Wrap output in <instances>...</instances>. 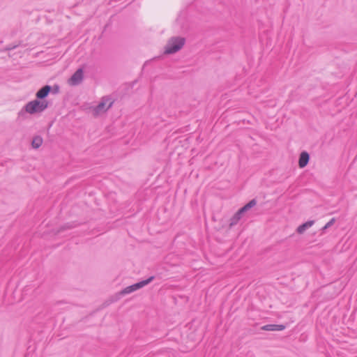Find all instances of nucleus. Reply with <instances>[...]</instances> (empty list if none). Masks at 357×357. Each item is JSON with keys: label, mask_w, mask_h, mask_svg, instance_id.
Returning a JSON list of instances; mask_svg holds the SVG:
<instances>
[{"label": "nucleus", "mask_w": 357, "mask_h": 357, "mask_svg": "<svg viewBox=\"0 0 357 357\" xmlns=\"http://www.w3.org/2000/svg\"><path fill=\"white\" fill-rule=\"evenodd\" d=\"M335 222V219L334 218H333L329 222H328L324 227H322L321 230L324 231H325L326 229L329 228L330 227H331Z\"/></svg>", "instance_id": "13"}, {"label": "nucleus", "mask_w": 357, "mask_h": 357, "mask_svg": "<svg viewBox=\"0 0 357 357\" xmlns=\"http://www.w3.org/2000/svg\"><path fill=\"white\" fill-rule=\"evenodd\" d=\"M310 160V155L306 151H303L301 153L299 160H298V165L301 168L305 167Z\"/></svg>", "instance_id": "8"}, {"label": "nucleus", "mask_w": 357, "mask_h": 357, "mask_svg": "<svg viewBox=\"0 0 357 357\" xmlns=\"http://www.w3.org/2000/svg\"><path fill=\"white\" fill-rule=\"evenodd\" d=\"M285 328V326L283 324H267L263 326L261 329L267 331H280Z\"/></svg>", "instance_id": "7"}, {"label": "nucleus", "mask_w": 357, "mask_h": 357, "mask_svg": "<svg viewBox=\"0 0 357 357\" xmlns=\"http://www.w3.org/2000/svg\"><path fill=\"white\" fill-rule=\"evenodd\" d=\"M314 220H308L306 222L298 226V228L296 229V231L298 234H303L306 229L311 227L314 225Z\"/></svg>", "instance_id": "9"}, {"label": "nucleus", "mask_w": 357, "mask_h": 357, "mask_svg": "<svg viewBox=\"0 0 357 357\" xmlns=\"http://www.w3.org/2000/svg\"><path fill=\"white\" fill-rule=\"evenodd\" d=\"M84 72L82 68H78L68 80V84L71 86L79 85L83 80Z\"/></svg>", "instance_id": "5"}, {"label": "nucleus", "mask_w": 357, "mask_h": 357, "mask_svg": "<svg viewBox=\"0 0 357 357\" xmlns=\"http://www.w3.org/2000/svg\"><path fill=\"white\" fill-rule=\"evenodd\" d=\"M242 218V214L238 211L230 219L229 227L236 225Z\"/></svg>", "instance_id": "12"}, {"label": "nucleus", "mask_w": 357, "mask_h": 357, "mask_svg": "<svg viewBox=\"0 0 357 357\" xmlns=\"http://www.w3.org/2000/svg\"><path fill=\"white\" fill-rule=\"evenodd\" d=\"M154 279L153 276H151L146 280H142L141 282H137L134 284L130 285L126 288H124L123 290L121 291L120 294L121 295H126L130 294L140 288H142L143 287L146 286V284H149Z\"/></svg>", "instance_id": "3"}, {"label": "nucleus", "mask_w": 357, "mask_h": 357, "mask_svg": "<svg viewBox=\"0 0 357 357\" xmlns=\"http://www.w3.org/2000/svg\"><path fill=\"white\" fill-rule=\"evenodd\" d=\"M43 142V138L40 136H39V135L35 136L33 138V140L31 142V146L33 149H37L41 146Z\"/></svg>", "instance_id": "11"}, {"label": "nucleus", "mask_w": 357, "mask_h": 357, "mask_svg": "<svg viewBox=\"0 0 357 357\" xmlns=\"http://www.w3.org/2000/svg\"><path fill=\"white\" fill-rule=\"evenodd\" d=\"M185 39L183 37L174 36L170 38L165 45V53L172 54L179 51L185 45Z\"/></svg>", "instance_id": "1"}, {"label": "nucleus", "mask_w": 357, "mask_h": 357, "mask_svg": "<svg viewBox=\"0 0 357 357\" xmlns=\"http://www.w3.org/2000/svg\"><path fill=\"white\" fill-rule=\"evenodd\" d=\"M256 204L257 201L255 199L250 200L248 204H246L244 206H243L238 210L239 213H241L243 215L245 212L248 211V210L254 207Z\"/></svg>", "instance_id": "10"}, {"label": "nucleus", "mask_w": 357, "mask_h": 357, "mask_svg": "<svg viewBox=\"0 0 357 357\" xmlns=\"http://www.w3.org/2000/svg\"><path fill=\"white\" fill-rule=\"evenodd\" d=\"M24 114V111L23 110H21L20 112H19V115H22Z\"/></svg>", "instance_id": "16"}, {"label": "nucleus", "mask_w": 357, "mask_h": 357, "mask_svg": "<svg viewBox=\"0 0 357 357\" xmlns=\"http://www.w3.org/2000/svg\"><path fill=\"white\" fill-rule=\"evenodd\" d=\"M16 47H17L16 45H15V46H8V47L6 48V50H13V49H15Z\"/></svg>", "instance_id": "15"}, {"label": "nucleus", "mask_w": 357, "mask_h": 357, "mask_svg": "<svg viewBox=\"0 0 357 357\" xmlns=\"http://www.w3.org/2000/svg\"><path fill=\"white\" fill-rule=\"evenodd\" d=\"M113 105V101L108 97H103L98 105L94 108L96 115L107 111Z\"/></svg>", "instance_id": "4"}, {"label": "nucleus", "mask_w": 357, "mask_h": 357, "mask_svg": "<svg viewBox=\"0 0 357 357\" xmlns=\"http://www.w3.org/2000/svg\"><path fill=\"white\" fill-rule=\"evenodd\" d=\"M51 90H52L51 86L45 85L37 91L36 96L39 100H43L51 92Z\"/></svg>", "instance_id": "6"}, {"label": "nucleus", "mask_w": 357, "mask_h": 357, "mask_svg": "<svg viewBox=\"0 0 357 357\" xmlns=\"http://www.w3.org/2000/svg\"><path fill=\"white\" fill-rule=\"evenodd\" d=\"M60 91V87L59 85L57 84H55L52 87V90L51 91L54 93V94H56L59 92Z\"/></svg>", "instance_id": "14"}, {"label": "nucleus", "mask_w": 357, "mask_h": 357, "mask_svg": "<svg viewBox=\"0 0 357 357\" xmlns=\"http://www.w3.org/2000/svg\"><path fill=\"white\" fill-rule=\"evenodd\" d=\"M48 107V102L47 100H40L36 99L29 102L24 107V112L33 114L36 113H40L43 112Z\"/></svg>", "instance_id": "2"}]
</instances>
